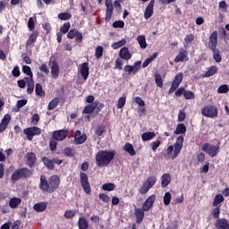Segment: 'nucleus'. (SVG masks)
I'll return each instance as SVG.
<instances>
[{
    "mask_svg": "<svg viewBox=\"0 0 229 229\" xmlns=\"http://www.w3.org/2000/svg\"><path fill=\"white\" fill-rule=\"evenodd\" d=\"M33 176V170H30V168L22 167L17 169L11 176V180L13 183L15 182H19L21 179L31 178Z\"/></svg>",
    "mask_w": 229,
    "mask_h": 229,
    "instance_id": "4",
    "label": "nucleus"
},
{
    "mask_svg": "<svg viewBox=\"0 0 229 229\" xmlns=\"http://www.w3.org/2000/svg\"><path fill=\"white\" fill-rule=\"evenodd\" d=\"M123 46H126V39H122L120 41L114 42L112 45L114 49H119V47H123Z\"/></svg>",
    "mask_w": 229,
    "mask_h": 229,
    "instance_id": "50",
    "label": "nucleus"
},
{
    "mask_svg": "<svg viewBox=\"0 0 229 229\" xmlns=\"http://www.w3.org/2000/svg\"><path fill=\"white\" fill-rule=\"evenodd\" d=\"M157 183V177H148L147 181L140 188V194H148L149 189H151Z\"/></svg>",
    "mask_w": 229,
    "mask_h": 229,
    "instance_id": "7",
    "label": "nucleus"
},
{
    "mask_svg": "<svg viewBox=\"0 0 229 229\" xmlns=\"http://www.w3.org/2000/svg\"><path fill=\"white\" fill-rule=\"evenodd\" d=\"M25 81L27 83V93L28 94H33V90H35V82L33 81V79L31 78H25Z\"/></svg>",
    "mask_w": 229,
    "mask_h": 229,
    "instance_id": "29",
    "label": "nucleus"
},
{
    "mask_svg": "<svg viewBox=\"0 0 229 229\" xmlns=\"http://www.w3.org/2000/svg\"><path fill=\"white\" fill-rule=\"evenodd\" d=\"M10 121H12V116L9 114H5L0 123V133H3L8 128Z\"/></svg>",
    "mask_w": 229,
    "mask_h": 229,
    "instance_id": "22",
    "label": "nucleus"
},
{
    "mask_svg": "<svg viewBox=\"0 0 229 229\" xmlns=\"http://www.w3.org/2000/svg\"><path fill=\"white\" fill-rule=\"evenodd\" d=\"M23 133L27 135L28 140H33V137L38 136L42 133V129L37 126L28 127L23 130Z\"/></svg>",
    "mask_w": 229,
    "mask_h": 229,
    "instance_id": "8",
    "label": "nucleus"
},
{
    "mask_svg": "<svg viewBox=\"0 0 229 229\" xmlns=\"http://www.w3.org/2000/svg\"><path fill=\"white\" fill-rule=\"evenodd\" d=\"M115 157V151L101 150L96 154L98 167H106Z\"/></svg>",
    "mask_w": 229,
    "mask_h": 229,
    "instance_id": "2",
    "label": "nucleus"
},
{
    "mask_svg": "<svg viewBox=\"0 0 229 229\" xmlns=\"http://www.w3.org/2000/svg\"><path fill=\"white\" fill-rule=\"evenodd\" d=\"M169 203H171V193L166 192L165 193V196H164V204L167 206L169 205Z\"/></svg>",
    "mask_w": 229,
    "mask_h": 229,
    "instance_id": "62",
    "label": "nucleus"
},
{
    "mask_svg": "<svg viewBox=\"0 0 229 229\" xmlns=\"http://www.w3.org/2000/svg\"><path fill=\"white\" fill-rule=\"evenodd\" d=\"M22 72H24V74L29 76V77H25V78H30L31 80H33V72H31V67H30L28 65H23Z\"/></svg>",
    "mask_w": 229,
    "mask_h": 229,
    "instance_id": "43",
    "label": "nucleus"
},
{
    "mask_svg": "<svg viewBox=\"0 0 229 229\" xmlns=\"http://www.w3.org/2000/svg\"><path fill=\"white\" fill-rule=\"evenodd\" d=\"M155 199H157V196L156 195H151L149 196L145 202L142 205V209L145 212H148L149 209H151L153 208V205L155 204Z\"/></svg>",
    "mask_w": 229,
    "mask_h": 229,
    "instance_id": "15",
    "label": "nucleus"
},
{
    "mask_svg": "<svg viewBox=\"0 0 229 229\" xmlns=\"http://www.w3.org/2000/svg\"><path fill=\"white\" fill-rule=\"evenodd\" d=\"M202 151H204V153H207V155H209V157H211L212 158H214V157L217 156V153H219V145H211L209 143H205L202 145Z\"/></svg>",
    "mask_w": 229,
    "mask_h": 229,
    "instance_id": "6",
    "label": "nucleus"
},
{
    "mask_svg": "<svg viewBox=\"0 0 229 229\" xmlns=\"http://www.w3.org/2000/svg\"><path fill=\"white\" fill-rule=\"evenodd\" d=\"M69 30H71V22L67 21L60 27V33L65 35V33H69Z\"/></svg>",
    "mask_w": 229,
    "mask_h": 229,
    "instance_id": "44",
    "label": "nucleus"
},
{
    "mask_svg": "<svg viewBox=\"0 0 229 229\" xmlns=\"http://www.w3.org/2000/svg\"><path fill=\"white\" fill-rule=\"evenodd\" d=\"M33 208L36 212H44L47 208V202H38L34 204Z\"/></svg>",
    "mask_w": 229,
    "mask_h": 229,
    "instance_id": "30",
    "label": "nucleus"
},
{
    "mask_svg": "<svg viewBox=\"0 0 229 229\" xmlns=\"http://www.w3.org/2000/svg\"><path fill=\"white\" fill-rule=\"evenodd\" d=\"M87 140V135L81 134V131H76L74 134L73 143L76 145L83 144Z\"/></svg>",
    "mask_w": 229,
    "mask_h": 229,
    "instance_id": "17",
    "label": "nucleus"
},
{
    "mask_svg": "<svg viewBox=\"0 0 229 229\" xmlns=\"http://www.w3.org/2000/svg\"><path fill=\"white\" fill-rule=\"evenodd\" d=\"M215 225L217 229H229L228 220L225 218L217 219Z\"/></svg>",
    "mask_w": 229,
    "mask_h": 229,
    "instance_id": "27",
    "label": "nucleus"
},
{
    "mask_svg": "<svg viewBox=\"0 0 229 229\" xmlns=\"http://www.w3.org/2000/svg\"><path fill=\"white\" fill-rule=\"evenodd\" d=\"M25 158H26L27 165L29 167H33V165L37 164V155H35V153L33 152L27 153V155L25 156Z\"/></svg>",
    "mask_w": 229,
    "mask_h": 229,
    "instance_id": "21",
    "label": "nucleus"
},
{
    "mask_svg": "<svg viewBox=\"0 0 229 229\" xmlns=\"http://www.w3.org/2000/svg\"><path fill=\"white\" fill-rule=\"evenodd\" d=\"M80 182L84 192H86V194H90V183L89 182V176L87 174L83 172L80 173Z\"/></svg>",
    "mask_w": 229,
    "mask_h": 229,
    "instance_id": "9",
    "label": "nucleus"
},
{
    "mask_svg": "<svg viewBox=\"0 0 229 229\" xmlns=\"http://www.w3.org/2000/svg\"><path fill=\"white\" fill-rule=\"evenodd\" d=\"M153 8H155V0H151L145 9L144 18L146 20L153 16Z\"/></svg>",
    "mask_w": 229,
    "mask_h": 229,
    "instance_id": "23",
    "label": "nucleus"
},
{
    "mask_svg": "<svg viewBox=\"0 0 229 229\" xmlns=\"http://www.w3.org/2000/svg\"><path fill=\"white\" fill-rule=\"evenodd\" d=\"M225 201V197L221 194H217L213 200V207H219Z\"/></svg>",
    "mask_w": 229,
    "mask_h": 229,
    "instance_id": "41",
    "label": "nucleus"
},
{
    "mask_svg": "<svg viewBox=\"0 0 229 229\" xmlns=\"http://www.w3.org/2000/svg\"><path fill=\"white\" fill-rule=\"evenodd\" d=\"M183 81V72L177 73L172 82L171 88L168 90V94H173L176 91V89L180 87V83Z\"/></svg>",
    "mask_w": 229,
    "mask_h": 229,
    "instance_id": "10",
    "label": "nucleus"
},
{
    "mask_svg": "<svg viewBox=\"0 0 229 229\" xmlns=\"http://www.w3.org/2000/svg\"><path fill=\"white\" fill-rule=\"evenodd\" d=\"M76 216V212L73 210H66L64 212V217L65 219H72Z\"/></svg>",
    "mask_w": 229,
    "mask_h": 229,
    "instance_id": "57",
    "label": "nucleus"
},
{
    "mask_svg": "<svg viewBox=\"0 0 229 229\" xmlns=\"http://www.w3.org/2000/svg\"><path fill=\"white\" fill-rule=\"evenodd\" d=\"M156 136H157V134H155V132L148 131V132H144L143 134H141V139H142L143 142H146L148 140H151V139H153Z\"/></svg>",
    "mask_w": 229,
    "mask_h": 229,
    "instance_id": "39",
    "label": "nucleus"
},
{
    "mask_svg": "<svg viewBox=\"0 0 229 229\" xmlns=\"http://www.w3.org/2000/svg\"><path fill=\"white\" fill-rule=\"evenodd\" d=\"M56 146H58V142H56V140L52 139L49 141V148L50 151H56Z\"/></svg>",
    "mask_w": 229,
    "mask_h": 229,
    "instance_id": "59",
    "label": "nucleus"
},
{
    "mask_svg": "<svg viewBox=\"0 0 229 229\" xmlns=\"http://www.w3.org/2000/svg\"><path fill=\"white\" fill-rule=\"evenodd\" d=\"M58 187H60V177L58 175H52L48 180L46 175H40L39 189L42 192L53 194Z\"/></svg>",
    "mask_w": 229,
    "mask_h": 229,
    "instance_id": "1",
    "label": "nucleus"
},
{
    "mask_svg": "<svg viewBox=\"0 0 229 229\" xmlns=\"http://www.w3.org/2000/svg\"><path fill=\"white\" fill-rule=\"evenodd\" d=\"M95 56L98 60H99V58H101V56H103V47H101V46L97 47V48L95 50Z\"/></svg>",
    "mask_w": 229,
    "mask_h": 229,
    "instance_id": "54",
    "label": "nucleus"
},
{
    "mask_svg": "<svg viewBox=\"0 0 229 229\" xmlns=\"http://www.w3.org/2000/svg\"><path fill=\"white\" fill-rule=\"evenodd\" d=\"M229 88L226 84L221 85L217 89L218 94H227Z\"/></svg>",
    "mask_w": 229,
    "mask_h": 229,
    "instance_id": "56",
    "label": "nucleus"
},
{
    "mask_svg": "<svg viewBox=\"0 0 229 229\" xmlns=\"http://www.w3.org/2000/svg\"><path fill=\"white\" fill-rule=\"evenodd\" d=\"M35 22H37V18L30 17L28 21V28L30 31L35 30Z\"/></svg>",
    "mask_w": 229,
    "mask_h": 229,
    "instance_id": "48",
    "label": "nucleus"
},
{
    "mask_svg": "<svg viewBox=\"0 0 229 229\" xmlns=\"http://www.w3.org/2000/svg\"><path fill=\"white\" fill-rule=\"evenodd\" d=\"M68 136L69 130L67 129L58 130L52 132V139H54V140H57L58 142L65 140V139H67Z\"/></svg>",
    "mask_w": 229,
    "mask_h": 229,
    "instance_id": "11",
    "label": "nucleus"
},
{
    "mask_svg": "<svg viewBox=\"0 0 229 229\" xmlns=\"http://www.w3.org/2000/svg\"><path fill=\"white\" fill-rule=\"evenodd\" d=\"M187 131V127H185V124L179 123L176 127V130L174 131L175 135H182Z\"/></svg>",
    "mask_w": 229,
    "mask_h": 229,
    "instance_id": "38",
    "label": "nucleus"
},
{
    "mask_svg": "<svg viewBox=\"0 0 229 229\" xmlns=\"http://www.w3.org/2000/svg\"><path fill=\"white\" fill-rule=\"evenodd\" d=\"M67 38L70 39L75 38L76 42L81 43L83 40V34L76 29H72L68 31Z\"/></svg>",
    "mask_w": 229,
    "mask_h": 229,
    "instance_id": "12",
    "label": "nucleus"
},
{
    "mask_svg": "<svg viewBox=\"0 0 229 229\" xmlns=\"http://www.w3.org/2000/svg\"><path fill=\"white\" fill-rule=\"evenodd\" d=\"M142 63L140 61L135 62L134 65H125L124 66V71L125 72H128L129 76L131 74H137L139 72V70L140 69V64Z\"/></svg>",
    "mask_w": 229,
    "mask_h": 229,
    "instance_id": "14",
    "label": "nucleus"
},
{
    "mask_svg": "<svg viewBox=\"0 0 229 229\" xmlns=\"http://www.w3.org/2000/svg\"><path fill=\"white\" fill-rule=\"evenodd\" d=\"M113 28H124V21H116L113 22Z\"/></svg>",
    "mask_w": 229,
    "mask_h": 229,
    "instance_id": "64",
    "label": "nucleus"
},
{
    "mask_svg": "<svg viewBox=\"0 0 229 229\" xmlns=\"http://www.w3.org/2000/svg\"><path fill=\"white\" fill-rule=\"evenodd\" d=\"M22 203L21 198L13 197L9 199V207L15 210V208H19V206Z\"/></svg>",
    "mask_w": 229,
    "mask_h": 229,
    "instance_id": "26",
    "label": "nucleus"
},
{
    "mask_svg": "<svg viewBox=\"0 0 229 229\" xmlns=\"http://www.w3.org/2000/svg\"><path fill=\"white\" fill-rule=\"evenodd\" d=\"M59 100L58 98H54L48 104L47 110H55L58 106Z\"/></svg>",
    "mask_w": 229,
    "mask_h": 229,
    "instance_id": "47",
    "label": "nucleus"
},
{
    "mask_svg": "<svg viewBox=\"0 0 229 229\" xmlns=\"http://www.w3.org/2000/svg\"><path fill=\"white\" fill-rule=\"evenodd\" d=\"M106 21H110L114 15V3L112 0H106Z\"/></svg>",
    "mask_w": 229,
    "mask_h": 229,
    "instance_id": "16",
    "label": "nucleus"
},
{
    "mask_svg": "<svg viewBox=\"0 0 229 229\" xmlns=\"http://www.w3.org/2000/svg\"><path fill=\"white\" fill-rule=\"evenodd\" d=\"M35 90H36L37 96L42 97L45 94L44 89H42V85L40 83L36 84Z\"/></svg>",
    "mask_w": 229,
    "mask_h": 229,
    "instance_id": "55",
    "label": "nucleus"
},
{
    "mask_svg": "<svg viewBox=\"0 0 229 229\" xmlns=\"http://www.w3.org/2000/svg\"><path fill=\"white\" fill-rule=\"evenodd\" d=\"M103 191H112L115 189V184L112 182L105 183L102 186Z\"/></svg>",
    "mask_w": 229,
    "mask_h": 229,
    "instance_id": "49",
    "label": "nucleus"
},
{
    "mask_svg": "<svg viewBox=\"0 0 229 229\" xmlns=\"http://www.w3.org/2000/svg\"><path fill=\"white\" fill-rule=\"evenodd\" d=\"M183 148V137L179 136L176 140V142L173 145H170L166 148V157L172 158L174 160L182 153V148Z\"/></svg>",
    "mask_w": 229,
    "mask_h": 229,
    "instance_id": "3",
    "label": "nucleus"
},
{
    "mask_svg": "<svg viewBox=\"0 0 229 229\" xmlns=\"http://www.w3.org/2000/svg\"><path fill=\"white\" fill-rule=\"evenodd\" d=\"M144 209L143 208H136L135 209V217L137 225H140L142 221H144Z\"/></svg>",
    "mask_w": 229,
    "mask_h": 229,
    "instance_id": "28",
    "label": "nucleus"
},
{
    "mask_svg": "<svg viewBox=\"0 0 229 229\" xmlns=\"http://www.w3.org/2000/svg\"><path fill=\"white\" fill-rule=\"evenodd\" d=\"M119 56L122 58V60H125V62L131 60V53H130V50L126 47L120 49Z\"/></svg>",
    "mask_w": 229,
    "mask_h": 229,
    "instance_id": "20",
    "label": "nucleus"
},
{
    "mask_svg": "<svg viewBox=\"0 0 229 229\" xmlns=\"http://www.w3.org/2000/svg\"><path fill=\"white\" fill-rule=\"evenodd\" d=\"M51 64L50 69L52 78H54V80H58V76H60V66L56 61H52Z\"/></svg>",
    "mask_w": 229,
    "mask_h": 229,
    "instance_id": "18",
    "label": "nucleus"
},
{
    "mask_svg": "<svg viewBox=\"0 0 229 229\" xmlns=\"http://www.w3.org/2000/svg\"><path fill=\"white\" fill-rule=\"evenodd\" d=\"M123 149L126 151V153H129L131 157H135L137 152H135V148H133V145L131 143H125Z\"/></svg>",
    "mask_w": 229,
    "mask_h": 229,
    "instance_id": "36",
    "label": "nucleus"
},
{
    "mask_svg": "<svg viewBox=\"0 0 229 229\" xmlns=\"http://www.w3.org/2000/svg\"><path fill=\"white\" fill-rule=\"evenodd\" d=\"M79 229H89V221L85 216H81L78 221Z\"/></svg>",
    "mask_w": 229,
    "mask_h": 229,
    "instance_id": "34",
    "label": "nucleus"
},
{
    "mask_svg": "<svg viewBox=\"0 0 229 229\" xmlns=\"http://www.w3.org/2000/svg\"><path fill=\"white\" fill-rule=\"evenodd\" d=\"M211 51L213 52V58L216 64H219L221 60H223V57L221 56V52H219V49L217 48H211Z\"/></svg>",
    "mask_w": 229,
    "mask_h": 229,
    "instance_id": "37",
    "label": "nucleus"
},
{
    "mask_svg": "<svg viewBox=\"0 0 229 229\" xmlns=\"http://www.w3.org/2000/svg\"><path fill=\"white\" fill-rule=\"evenodd\" d=\"M209 49H216L217 48V31H213L209 37V43H208Z\"/></svg>",
    "mask_w": 229,
    "mask_h": 229,
    "instance_id": "24",
    "label": "nucleus"
},
{
    "mask_svg": "<svg viewBox=\"0 0 229 229\" xmlns=\"http://www.w3.org/2000/svg\"><path fill=\"white\" fill-rule=\"evenodd\" d=\"M103 133H105V126L100 125L96 128L95 130L96 137H103Z\"/></svg>",
    "mask_w": 229,
    "mask_h": 229,
    "instance_id": "52",
    "label": "nucleus"
},
{
    "mask_svg": "<svg viewBox=\"0 0 229 229\" xmlns=\"http://www.w3.org/2000/svg\"><path fill=\"white\" fill-rule=\"evenodd\" d=\"M216 207V208H215L212 211V215L215 219H219V215L221 214V205Z\"/></svg>",
    "mask_w": 229,
    "mask_h": 229,
    "instance_id": "53",
    "label": "nucleus"
},
{
    "mask_svg": "<svg viewBox=\"0 0 229 229\" xmlns=\"http://www.w3.org/2000/svg\"><path fill=\"white\" fill-rule=\"evenodd\" d=\"M171 183V174H164L162 175V182H161V187L165 189V187H167Z\"/></svg>",
    "mask_w": 229,
    "mask_h": 229,
    "instance_id": "35",
    "label": "nucleus"
},
{
    "mask_svg": "<svg viewBox=\"0 0 229 229\" xmlns=\"http://www.w3.org/2000/svg\"><path fill=\"white\" fill-rule=\"evenodd\" d=\"M124 105H126V97H121L118 99L117 108H124Z\"/></svg>",
    "mask_w": 229,
    "mask_h": 229,
    "instance_id": "58",
    "label": "nucleus"
},
{
    "mask_svg": "<svg viewBox=\"0 0 229 229\" xmlns=\"http://www.w3.org/2000/svg\"><path fill=\"white\" fill-rule=\"evenodd\" d=\"M155 81L159 89H162V87H164V80H162V75H160V73H155Z\"/></svg>",
    "mask_w": 229,
    "mask_h": 229,
    "instance_id": "42",
    "label": "nucleus"
},
{
    "mask_svg": "<svg viewBox=\"0 0 229 229\" xmlns=\"http://www.w3.org/2000/svg\"><path fill=\"white\" fill-rule=\"evenodd\" d=\"M64 153L66 157H74V155H76V151L74 150V148H71L69 147L64 149Z\"/></svg>",
    "mask_w": 229,
    "mask_h": 229,
    "instance_id": "51",
    "label": "nucleus"
},
{
    "mask_svg": "<svg viewBox=\"0 0 229 229\" xmlns=\"http://www.w3.org/2000/svg\"><path fill=\"white\" fill-rule=\"evenodd\" d=\"M39 71L41 72H44L45 74H49V67H47V64H42L40 66H39Z\"/></svg>",
    "mask_w": 229,
    "mask_h": 229,
    "instance_id": "61",
    "label": "nucleus"
},
{
    "mask_svg": "<svg viewBox=\"0 0 229 229\" xmlns=\"http://www.w3.org/2000/svg\"><path fill=\"white\" fill-rule=\"evenodd\" d=\"M184 98L185 99H194L196 98V95H194V92L187 90L184 91Z\"/></svg>",
    "mask_w": 229,
    "mask_h": 229,
    "instance_id": "60",
    "label": "nucleus"
},
{
    "mask_svg": "<svg viewBox=\"0 0 229 229\" xmlns=\"http://www.w3.org/2000/svg\"><path fill=\"white\" fill-rule=\"evenodd\" d=\"M137 40L141 49H146V47H148V43H146V36L140 35L137 38Z\"/></svg>",
    "mask_w": 229,
    "mask_h": 229,
    "instance_id": "40",
    "label": "nucleus"
},
{
    "mask_svg": "<svg viewBox=\"0 0 229 229\" xmlns=\"http://www.w3.org/2000/svg\"><path fill=\"white\" fill-rule=\"evenodd\" d=\"M42 162L49 171H53V169H55L53 159H49V157H42Z\"/></svg>",
    "mask_w": 229,
    "mask_h": 229,
    "instance_id": "31",
    "label": "nucleus"
},
{
    "mask_svg": "<svg viewBox=\"0 0 229 229\" xmlns=\"http://www.w3.org/2000/svg\"><path fill=\"white\" fill-rule=\"evenodd\" d=\"M114 69H118L119 71L123 70V60L119 58L115 60Z\"/></svg>",
    "mask_w": 229,
    "mask_h": 229,
    "instance_id": "63",
    "label": "nucleus"
},
{
    "mask_svg": "<svg viewBox=\"0 0 229 229\" xmlns=\"http://www.w3.org/2000/svg\"><path fill=\"white\" fill-rule=\"evenodd\" d=\"M219 114V111L217 110V106L208 105L204 106L201 110V114L204 117H208L209 119H216Z\"/></svg>",
    "mask_w": 229,
    "mask_h": 229,
    "instance_id": "5",
    "label": "nucleus"
},
{
    "mask_svg": "<svg viewBox=\"0 0 229 229\" xmlns=\"http://www.w3.org/2000/svg\"><path fill=\"white\" fill-rule=\"evenodd\" d=\"M37 38H38V31H33L30 35L29 38L25 44L26 49H28V47H33V44H35V42H37Z\"/></svg>",
    "mask_w": 229,
    "mask_h": 229,
    "instance_id": "19",
    "label": "nucleus"
},
{
    "mask_svg": "<svg viewBox=\"0 0 229 229\" xmlns=\"http://www.w3.org/2000/svg\"><path fill=\"white\" fill-rule=\"evenodd\" d=\"M57 17L60 21H69L72 17V14L71 13H61Z\"/></svg>",
    "mask_w": 229,
    "mask_h": 229,
    "instance_id": "45",
    "label": "nucleus"
},
{
    "mask_svg": "<svg viewBox=\"0 0 229 229\" xmlns=\"http://www.w3.org/2000/svg\"><path fill=\"white\" fill-rule=\"evenodd\" d=\"M217 73V66L212 65L208 69V71L202 75V78H210V76H214V74Z\"/></svg>",
    "mask_w": 229,
    "mask_h": 229,
    "instance_id": "32",
    "label": "nucleus"
},
{
    "mask_svg": "<svg viewBox=\"0 0 229 229\" xmlns=\"http://www.w3.org/2000/svg\"><path fill=\"white\" fill-rule=\"evenodd\" d=\"M81 74L83 77V80L89 78V63H83L81 67Z\"/></svg>",
    "mask_w": 229,
    "mask_h": 229,
    "instance_id": "33",
    "label": "nucleus"
},
{
    "mask_svg": "<svg viewBox=\"0 0 229 229\" xmlns=\"http://www.w3.org/2000/svg\"><path fill=\"white\" fill-rule=\"evenodd\" d=\"M188 55L189 53L187 52V50H181L174 58L175 64H178L180 62H187V60H189Z\"/></svg>",
    "mask_w": 229,
    "mask_h": 229,
    "instance_id": "25",
    "label": "nucleus"
},
{
    "mask_svg": "<svg viewBox=\"0 0 229 229\" xmlns=\"http://www.w3.org/2000/svg\"><path fill=\"white\" fill-rule=\"evenodd\" d=\"M103 108L105 106L104 104L99 103V101H95L92 104L86 106L82 111L83 114H92L96 108Z\"/></svg>",
    "mask_w": 229,
    "mask_h": 229,
    "instance_id": "13",
    "label": "nucleus"
},
{
    "mask_svg": "<svg viewBox=\"0 0 229 229\" xmlns=\"http://www.w3.org/2000/svg\"><path fill=\"white\" fill-rule=\"evenodd\" d=\"M157 54L155 53L154 55H152V56L146 59L142 64L143 69H146V67H148V65H149L150 63L153 62V60H155V58H157Z\"/></svg>",
    "mask_w": 229,
    "mask_h": 229,
    "instance_id": "46",
    "label": "nucleus"
}]
</instances>
